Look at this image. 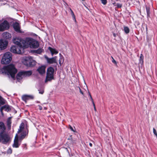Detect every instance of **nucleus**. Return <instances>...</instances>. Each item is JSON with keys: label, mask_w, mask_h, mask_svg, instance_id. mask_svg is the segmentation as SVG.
I'll use <instances>...</instances> for the list:
<instances>
[{"label": "nucleus", "mask_w": 157, "mask_h": 157, "mask_svg": "<svg viewBox=\"0 0 157 157\" xmlns=\"http://www.w3.org/2000/svg\"><path fill=\"white\" fill-rule=\"evenodd\" d=\"M25 125L22 122L19 126V128L18 131L19 134V137L20 139H23L27 135L28 131L26 128H25ZM18 135L16 134L14 140V144H13V147L16 148L18 147L20 145L18 143Z\"/></svg>", "instance_id": "obj_1"}, {"label": "nucleus", "mask_w": 157, "mask_h": 157, "mask_svg": "<svg viewBox=\"0 0 157 157\" xmlns=\"http://www.w3.org/2000/svg\"><path fill=\"white\" fill-rule=\"evenodd\" d=\"M3 72L10 75L11 77L14 78L17 70L14 66L13 64H10L3 68L2 70Z\"/></svg>", "instance_id": "obj_2"}, {"label": "nucleus", "mask_w": 157, "mask_h": 157, "mask_svg": "<svg viewBox=\"0 0 157 157\" xmlns=\"http://www.w3.org/2000/svg\"><path fill=\"white\" fill-rule=\"evenodd\" d=\"M25 43V48L29 46L31 48H36L39 46V44L38 41L29 37L26 38V43Z\"/></svg>", "instance_id": "obj_3"}, {"label": "nucleus", "mask_w": 157, "mask_h": 157, "mask_svg": "<svg viewBox=\"0 0 157 157\" xmlns=\"http://www.w3.org/2000/svg\"><path fill=\"white\" fill-rule=\"evenodd\" d=\"M12 55L9 52L5 53L3 55L1 60V63L3 64H7L10 63L12 59Z\"/></svg>", "instance_id": "obj_4"}, {"label": "nucleus", "mask_w": 157, "mask_h": 157, "mask_svg": "<svg viewBox=\"0 0 157 157\" xmlns=\"http://www.w3.org/2000/svg\"><path fill=\"white\" fill-rule=\"evenodd\" d=\"M13 41L14 44L17 45L20 48L22 47L25 48L26 39L24 40L20 37H16L13 39Z\"/></svg>", "instance_id": "obj_5"}, {"label": "nucleus", "mask_w": 157, "mask_h": 157, "mask_svg": "<svg viewBox=\"0 0 157 157\" xmlns=\"http://www.w3.org/2000/svg\"><path fill=\"white\" fill-rule=\"evenodd\" d=\"M54 69L52 67H50L48 68L47 70L45 82L54 79Z\"/></svg>", "instance_id": "obj_6"}, {"label": "nucleus", "mask_w": 157, "mask_h": 157, "mask_svg": "<svg viewBox=\"0 0 157 157\" xmlns=\"http://www.w3.org/2000/svg\"><path fill=\"white\" fill-rule=\"evenodd\" d=\"M0 139L1 142L2 141L4 144H7L10 140L9 135L7 134L4 133H0Z\"/></svg>", "instance_id": "obj_7"}, {"label": "nucleus", "mask_w": 157, "mask_h": 157, "mask_svg": "<svg viewBox=\"0 0 157 157\" xmlns=\"http://www.w3.org/2000/svg\"><path fill=\"white\" fill-rule=\"evenodd\" d=\"M31 57H26L24 59V61H23L24 64L27 66H33L36 65V62L35 61L31 59Z\"/></svg>", "instance_id": "obj_8"}, {"label": "nucleus", "mask_w": 157, "mask_h": 157, "mask_svg": "<svg viewBox=\"0 0 157 157\" xmlns=\"http://www.w3.org/2000/svg\"><path fill=\"white\" fill-rule=\"evenodd\" d=\"M10 27L9 23L6 21H4L0 24V31H3L8 29Z\"/></svg>", "instance_id": "obj_9"}, {"label": "nucleus", "mask_w": 157, "mask_h": 157, "mask_svg": "<svg viewBox=\"0 0 157 157\" xmlns=\"http://www.w3.org/2000/svg\"><path fill=\"white\" fill-rule=\"evenodd\" d=\"M8 42L6 40L1 39L0 40V50L5 49L7 47Z\"/></svg>", "instance_id": "obj_10"}, {"label": "nucleus", "mask_w": 157, "mask_h": 157, "mask_svg": "<svg viewBox=\"0 0 157 157\" xmlns=\"http://www.w3.org/2000/svg\"><path fill=\"white\" fill-rule=\"evenodd\" d=\"M21 48L15 46H12L10 48V51L14 53L20 54L21 53Z\"/></svg>", "instance_id": "obj_11"}, {"label": "nucleus", "mask_w": 157, "mask_h": 157, "mask_svg": "<svg viewBox=\"0 0 157 157\" xmlns=\"http://www.w3.org/2000/svg\"><path fill=\"white\" fill-rule=\"evenodd\" d=\"M47 63L49 64L57 63L56 60V57H54L51 58H49L47 57H45Z\"/></svg>", "instance_id": "obj_12"}, {"label": "nucleus", "mask_w": 157, "mask_h": 157, "mask_svg": "<svg viewBox=\"0 0 157 157\" xmlns=\"http://www.w3.org/2000/svg\"><path fill=\"white\" fill-rule=\"evenodd\" d=\"M13 27L15 30L17 32L21 33L20 25L18 23L16 22L14 23L13 24Z\"/></svg>", "instance_id": "obj_13"}, {"label": "nucleus", "mask_w": 157, "mask_h": 157, "mask_svg": "<svg viewBox=\"0 0 157 157\" xmlns=\"http://www.w3.org/2000/svg\"><path fill=\"white\" fill-rule=\"evenodd\" d=\"M23 78L24 77L22 71L19 72L17 74L16 78L18 81L20 82Z\"/></svg>", "instance_id": "obj_14"}, {"label": "nucleus", "mask_w": 157, "mask_h": 157, "mask_svg": "<svg viewBox=\"0 0 157 157\" xmlns=\"http://www.w3.org/2000/svg\"><path fill=\"white\" fill-rule=\"evenodd\" d=\"M3 38L5 39H9L11 38V34L7 32H4L2 34Z\"/></svg>", "instance_id": "obj_15"}, {"label": "nucleus", "mask_w": 157, "mask_h": 157, "mask_svg": "<svg viewBox=\"0 0 157 157\" xmlns=\"http://www.w3.org/2000/svg\"><path fill=\"white\" fill-rule=\"evenodd\" d=\"M6 130V127L4 124L0 122V133H4Z\"/></svg>", "instance_id": "obj_16"}, {"label": "nucleus", "mask_w": 157, "mask_h": 157, "mask_svg": "<svg viewBox=\"0 0 157 157\" xmlns=\"http://www.w3.org/2000/svg\"><path fill=\"white\" fill-rule=\"evenodd\" d=\"M37 71L40 74H43L45 72V67L42 66L37 69Z\"/></svg>", "instance_id": "obj_17"}, {"label": "nucleus", "mask_w": 157, "mask_h": 157, "mask_svg": "<svg viewBox=\"0 0 157 157\" xmlns=\"http://www.w3.org/2000/svg\"><path fill=\"white\" fill-rule=\"evenodd\" d=\"M33 97L32 96L24 95L22 97V99L23 101H26L27 100L30 99H33Z\"/></svg>", "instance_id": "obj_18"}, {"label": "nucleus", "mask_w": 157, "mask_h": 157, "mask_svg": "<svg viewBox=\"0 0 157 157\" xmlns=\"http://www.w3.org/2000/svg\"><path fill=\"white\" fill-rule=\"evenodd\" d=\"M22 71L23 73L24 77L29 76H30L32 73V71Z\"/></svg>", "instance_id": "obj_19"}, {"label": "nucleus", "mask_w": 157, "mask_h": 157, "mask_svg": "<svg viewBox=\"0 0 157 157\" xmlns=\"http://www.w3.org/2000/svg\"><path fill=\"white\" fill-rule=\"evenodd\" d=\"M4 109L5 111L8 112L11 110L10 107L8 105H5L4 106L1 107L0 108V111Z\"/></svg>", "instance_id": "obj_20"}, {"label": "nucleus", "mask_w": 157, "mask_h": 157, "mask_svg": "<svg viewBox=\"0 0 157 157\" xmlns=\"http://www.w3.org/2000/svg\"><path fill=\"white\" fill-rule=\"evenodd\" d=\"M48 48L50 51L52 56L54 54H56L58 53V52L55 49L52 48L50 47H49Z\"/></svg>", "instance_id": "obj_21"}, {"label": "nucleus", "mask_w": 157, "mask_h": 157, "mask_svg": "<svg viewBox=\"0 0 157 157\" xmlns=\"http://www.w3.org/2000/svg\"><path fill=\"white\" fill-rule=\"evenodd\" d=\"M11 117H9L7 121V126L9 129H10L11 128Z\"/></svg>", "instance_id": "obj_22"}, {"label": "nucleus", "mask_w": 157, "mask_h": 157, "mask_svg": "<svg viewBox=\"0 0 157 157\" xmlns=\"http://www.w3.org/2000/svg\"><path fill=\"white\" fill-rule=\"evenodd\" d=\"M140 63L142 65L144 63V56L142 54L140 55Z\"/></svg>", "instance_id": "obj_23"}, {"label": "nucleus", "mask_w": 157, "mask_h": 157, "mask_svg": "<svg viewBox=\"0 0 157 157\" xmlns=\"http://www.w3.org/2000/svg\"><path fill=\"white\" fill-rule=\"evenodd\" d=\"M124 30L126 34L129 33L130 31L129 28L128 27L126 26L124 27Z\"/></svg>", "instance_id": "obj_24"}, {"label": "nucleus", "mask_w": 157, "mask_h": 157, "mask_svg": "<svg viewBox=\"0 0 157 157\" xmlns=\"http://www.w3.org/2000/svg\"><path fill=\"white\" fill-rule=\"evenodd\" d=\"M5 103V100L0 96V104L2 105H3Z\"/></svg>", "instance_id": "obj_25"}, {"label": "nucleus", "mask_w": 157, "mask_h": 157, "mask_svg": "<svg viewBox=\"0 0 157 157\" xmlns=\"http://www.w3.org/2000/svg\"><path fill=\"white\" fill-rule=\"evenodd\" d=\"M70 10L71 12V14L73 18V19L75 21H76V20L75 18V15L74 14V12H73L72 10L71 9V8H70Z\"/></svg>", "instance_id": "obj_26"}, {"label": "nucleus", "mask_w": 157, "mask_h": 157, "mask_svg": "<svg viewBox=\"0 0 157 157\" xmlns=\"http://www.w3.org/2000/svg\"><path fill=\"white\" fill-rule=\"evenodd\" d=\"M100 1H101V3L104 5H106L107 3V0H100Z\"/></svg>", "instance_id": "obj_27"}, {"label": "nucleus", "mask_w": 157, "mask_h": 157, "mask_svg": "<svg viewBox=\"0 0 157 157\" xmlns=\"http://www.w3.org/2000/svg\"><path fill=\"white\" fill-rule=\"evenodd\" d=\"M88 94H89V96L90 99L92 102V103H94L93 99L91 95V94L89 92H88Z\"/></svg>", "instance_id": "obj_28"}, {"label": "nucleus", "mask_w": 157, "mask_h": 157, "mask_svg": "<svg viewBox=\"0 0 157 157\" xmlns=\"http://www.w3.org/2000/svg\"><path fill=\"white\" fill-rule=\"evenodd\" d=\"M43 50L41 48L39 49L36 50V52L38 54H40L42 52Z\"/></svg>", "instance_id": "obj_29"}, {"label": "nucleus", "mask_w": 157, "mask_h": 157, "mask_svg": "<svg viewBox=\"0 0 157 157\" xmlns=\"http://www.w3.org/2000/svg\"><path fill=\"white\" fill-rule=\"evenodd\" d=\"M146 10L147 13V15H148L150 13V9L149 8L147 7H146Z\"/></svg>", "instance_id": "obj_30"}, {"label": "nucleus", "mask_w": 157, "mask_h": 157, "mask_svg": "<svg viewBox=\"0 0 157 157\" xmlns=\"http://www.w3.org/2000/svg\"><path fill=\"white\" fill-rule=\"evenodd\" d=\"M7 152L8 154H11L12 152V150L10 148L8 149L7 151Z\"/></svg>", "instance_id": "obj_31"}, {"label": "nucleus", "mask_w": 157, "mask_h": 157, "mask_svg": "<svg viewBox=\"0 0 157 157\" xmlns=\"http://www.w3.org/2000/svg\"><path fill=\"white\" fill-rule=\"evenodd\" d=\"M116 6L118 8H121L122 6V5L119 3H117Z\"/></svg>", "instance_id": "obj_32"}, {"label": "nucleus", "mask_w": 157, "mask_h": 157, "mask_svg": "<svg viewBox=\"0 0 157 157\" xmlns=\"http://www.w3.org/2000/svg\"><path fill=\"white\" fill-rule=\"evenodd\" d=\"M39 93L41 94H43L44 92V91L43 90H39Z\"/></svg>", "instance_id": "obj_33"}, {"label": "nucleus", "mask_w": 157, "mask_h": 157, "mask_svg": "<svg viewBox=\"0 0 157 157\" xmlns=\"http://www.w3.org/2000/svg\"><path fill=\"white\" fill-rule=\"evenodd\" d=\"M112 62L113 63H114V64H117V62H116V61L115 60V59H112Z\"/></svg>", "instance_id": "obj_34"}, {"label": "nucleus", "mask_w": 157, "mask_h": 157, "mask_svg": "<svg viewBox=\"0 0 157 157\" xmlns=\"http://www.w3.org/2000/svg\"><path fill=\"white\" fill-rule=\"evenodd\" d=\"M92 104H93V106H94V110L95 111H96V107H95V105L94 102L93 103H92Z\"/></svg>", "instance_id": "obj_35"}, {"label": "nucleus", "mask_w": 157, "mask_h": 157, "mask_svg": "<svg viewBox=\"0 0 157 157\" xmlns=\"http://www.w3.org/2000/svg\"><path fill=\"white\" fill-rule=\"evenodd\" d=\"M79 91H80V93L82 94L83 95V92H82V91L81 90L80 88V87H79Z\"/></svg>", "instance_id": "obj_36"}, {"label": "nucleus", "mask_w": 157, "mask_h": 157, "mask_svg": "<svg viewBox=\"0 0 157 157\" xmlns=\"http://www.w3.org/2000/svg\"><path fill=\"white\" fill-rule=\"evenodd\" d=\"M70 129L72 131H74V129L71 126H70Z\"/></svg>", "instance_id": "obj_37"}, {"label": "nucleus", "mask_w": 157, "mask_h": 157, "mask_svg": "<svg viewBox=\"0 0 157 157\" xmlns=\"http://www.w3.org/2000/svg\"><path fill=\"white\" fill-rule=\"evenodd\" d=\"M113 35L114 37H115L116 36V34L115 33H113Z\"/></svg>", "instance_id": "obj_38"}, {"label": "nucleus", "mask_w": 157, "mask_h": 157, "mask_svg": "<svg viewBox=\"0 0 157 157\" xmlns=\"http://www.w3.org/2000/svg\"><path fill=\"white\" fill-rule=\"evenodd\" d=\"M39 109L40 110H41L42 109V108L41 106H39Z\"/></svg>", "instance_id": "obj_39"}, {"label": "nucleus", "mask_w": 157, "mask_h": 157, "mask_svg": "<svg viewBox=\"0 0 157 157\" xmlns=\"http://www.w3.org/2000/svg\"><path fill=\"white\" fill-rule=\"evenodd\" d=\"M89 145H90L91 147H92V143H89Z\"/></svg>", "instance_id": "obj_40"}, {"label": "nucleus", "mask_w": 157, "mask_h": 157, "mask_svg": "<svg viewBox=\"0 0 157 157\" xmlns=\"http://www.w3.org/2000/svg\"><path fill=\"white\" fill-rule=\"evenodd\" d=\"M2 111L3 110H2V111H0L1 113H2V115H3V113L2 112Z\"/></svg>", "instance_id": "obj_41"}, {"label": "nucleus", "mask_w": 157, "mask_h": 157, "mask_svg": "<svg viewBox=\"0 0 157 157\" xmlns=\"http://www.w3.org/2000/svg\"><path fill=\"white\" fill-rule=\"evenodd\" d=\"M3 2V0H0V2Z\"/></svg>", "instance_id": "obj_42"}, {"label": "nucleus", "mask_w": 157, "mask_h": 157, "mask_svg": "<svg viewBox=\"0 0 157 157\" xmlns=\"http://www.w3.org/2000/svg\"><path fill=\"white\" fill-rule=\"evenodd\" d=\"M111 58H112V59H114L113 58L112 56H111Z\"/></svg>", "instance_id": "obj_43"}, {"label": "nucleus", "mask_w": 157, "mask_h": 157, "mask_svg": "<svg viewBox=\"0 0 157 157\" xmlns=\"http://www.w3.org/2000/svg\"><path fill=\"white\" fill-rule=\"evenodd\" d=\"M59 64H60V60H59Z\"/></svg>", "instance_id": "obj_44"}]
</instances>
